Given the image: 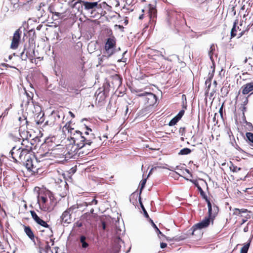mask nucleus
<instances>
[{"instance_id": "f257e3e1", "label": "nucleus", "mask_w": 253, "mask_h": 253, "mask_svg": "<svg viewBox=\"0 0 253 253\" xmlns=\"http://www.w3.org/2000/svg\"><path fill=\"white\" fill-rule=\"evenodd\" d=\"M38 203L42 211H51L56 205V200L50 191L41 190L38 196Z\"/></svg>"}, {"instance_id": "f03ea898", "label": "nucleus", "mask_w": 253, "mask_h": 253, "mask_svg": "<svg viewBox=\"0 0 253 253\" xmlns=\"http://www.w3.org/2000/svg\"><path fill=\"white\" fill-rule=\"evenodd\" d=\"M87 129L89 130L90 132L85 131L83 133L80 131H75V133H74L71 136L73 143L79 149L82 148L86 145L90 146L95 138L94 134L91 133L92 130L88 128Z\"/></svg>"}, {"instance_id": "7ed1b4c3", "label": "nucleus", "mask_w": 253, "mask_h": 253, "mask_svg": "<svg viewBox=\"0 0 253 253\" xmlns=\"http://www.w3.org/2000/svg\"><path fill=\"white\" fill-rule=\"evenodd\" d=\"M146 8L149 22L148 23L144 25V30L148 27H150L151 29L154 28L156 23L157 18V10L155 4H149Z\"/></svg>"}, {"instance_id": "20e7f679", "label": "nucleus", "mask_w": 253, "mask_h": 253, "mask_svg": "<svg viewBox=\"0 0 253 253\" xmlns=\"http://www.w3.org/2000/svg\"><path fill=\"white\" fill-rule=\"evenodd\" d=\"M26 168L34 174H40L42 172V164L37 159H34V157L29 163L26 164Z\"/></svg>"}, {"instance_id": "39448f33", "label": "nucleus", "mask_w": 253, "mask_h": 253, "mask_svg": "<svg viewBox=\"0 0 253 253\" xmlns=\"http://www.w3.org/2000/svg\"><path fill=\"white\" fill-rule=\"evenodd\" d=\"M116 45V40L114 36L107 39L105 43L104 49L109 57L114 53Z\"/></svg>"}, {"instance_id": "423d86ee", "label": "nucleus", "mask_w": 253, "mask_h": 253, "mask_svg": "<svg viewBox=\"0 0 253 253\" xmlns=\"http://www.w3.org/2000/svg\"><path fill=\"white\" fill-rule=\"evenodd\" d=\"M64 149L55 148L49 150L44 155L45 157H49V159H62L64 158L65 152H63Z\"/></svg>"}, {"instance_id": "0eeeda50", "label": "nucleus", "mask_w": 253, "mask_h": 253, "mask_svg": "<svg viewBox=\"0 0 253 253\" xmlns=\"http://www.w3.org/2000/svg\"><path fill=\"white\" fill-rule=\"evenodd\" d=\"M85 10L90 12L92 14L97 9L101 8V5L98 3V1H93L91 0H84V4Z\"/></svg>"}, {"instance_id": "6e6552de", "label": "nucleus", "mask_w": 253, "mask_h": 253, "mask_svg": "<svg viewBox=\"0 0 253 253\" xmlns=\"http://www.w3.org/2000/svg\"><path fill=\"white\" fill-rule=\"evenodd\" d=\"M208 207V216L211 219V224H213V222L215 216L217 215L219 209L218 207L213 204L212 205L210 201H208L207 203Z\"/></svg>"}, {"instance_id": "1a4fd4ad", "label": "nucleus", "mask_w": 253, "mask_h": 253, "mask_svg": "<svg viewBox=\"0 0 253 253\" xmlns=\"http://www.w3.org/2000/svg\"><path fill=\"white\" fill-rule=\"evenodd\" d=\"M210 223H211V218H210L209 216L206 217L202 221L192 226V227L191 229V230L192 231V235L194 234V232L196 230L201 229L208 227Z\"/></svg>"}, {"instance_id": "9d476101", "label": "nucleus", "mask_w": 253, "mask_h": 253, "mask_svg": "<svg viewBox=\"0 0 253 253\" xmlns=\"http://www.w3.org/2000/svg\"><path fill=\"white\" fill-rule=\"evenodd\" d=\"M22 32L18 29L16 30L12 37L11 43L10 44V48L12 49H16L18 47Z\"/></svg>"}, {"instance_id": "9b49d317", "label": "nucleus", "mask_w": 253, "mask_h": 253, "mask_svg": "<svg viewBox=\"0 0 253 253\" xmlns=\"http://www.w3.org/2000/svg\"><path fill=\"white\" fill-rule=\"evenodd\" d=\"M248 212H249L248 210L246 209H239L237 208H235L233 210L234 215L239 216L241 217H243V218L242 219V221L241 223V225L245 223L249 219L251 218V216L248 214H247L245 216L242 215L243 213H247Z\"/></svg>"}, {"instance_id": "f8f14e48", "label": "nucleus", "mask_w": 253, "mask_h": 253, "mask_svg": "<svg viewBox=\"0 0 253 253\" xmlns=\"http://www.w3.org/2000/svg\"><path fill=\"white\" fill-rule=\"evenodd\" d=\"M21 160L20 161V163H22L26 166V164L29 163L32 160V158H34V156L32 152L27 151L23 149H21Z\"/></svg>"}, {"instance_id": "ddd939ff", "label": "nucleus", "mask_w": 253, "mask_h": 253, "mask_svg": "<svg viewBox=\"0 0 253 253\" xmlns=\"http://www.w3.org/2000/svg\"><path fill=\"white\" fill-rule=\"evenodd\" d=\"M20 136L23 139V141L21 143L22 147L20 148H21V149H23L27 151L32 153L33 150L35 148L34 145L29 141L27 137L24 138L21 134Z\"/></svg>"}, {"instance_id": "4468645a", "label": "nucleus", "mask_w": 253, "mask_h": 253, "mask_svg": "<svg viewBox=\"0 0 253 253\" xmlns=\"http://www.w3.org/2000/svg\"><path fill=\"white\" fill-rule=\"evenodd\" d=\"M171 61L166 59H162L159 63V69L162 72H169L171 68Z\"/></svg>"}, {"instance_id": "2eb2a0df", "label": "nucleus", "mask_w": 253, "mask_h": 253, "mask_svg": "<svg viewBox=\"0 0 253 253\" xmlns=\"http://www.w3.org/2000/svg\"><path fill=\"white\" fill-rule=\"evenodd\" d=\"M33 96L34 94L33 92H28L25 90L24 93L22 96V101L21 105L25 107L28 106L31 101L33 102Z\"/></svg>"}, {"instance_id": "dca6fc26", "label": "nucleus", "mask_w": 253, "mask_h": 253, "mask_svg": "<svg viewBox=\"0 0 253 253\" xmlns=\"http://www.w3.org/2000/svg\"><path fill=\"white\" fill-rule=\"evenodd\" d=\"M30 213L33 220L39 225L46 228H48L50 230L51 228L50 226L44 220L41 219L36 213L34 211H30Z\"/></svg>"}, {"instance_id": "f3484780", "label": "nucleus", "mask_w": 253, "mask_h": 253, "mask_svg": "<svg viewBox=\"0 0 253 253\" xmlns=\"http://www.w3.org/2000/svg\"><path fill=\"white\" fill-rule=\"evenodd\" d=\"M21 153V148H17L16 147H13L10 152L11 157L15 163H20Z\"/></svg>"}, {"instance_id": "a211bd4d", "label": "nucleus", "mask_w": 253, "mask_h": 253, "mask_svg": "<svg viewBox=\"0 0 253 253\" xmlns=\"http://www.w3.org/2000/svg\"><path fill=\"white\" fill-rule=\"evenodd\" d=\"M84 0H72L69 2V5L77 12H80L82 11L83 6H84Z\"/></svg>"}, {"instance_id": "6ab92c4d", "label": "nucleus", "mask_w": 253, "mask_h": 253, "mask_svg": "<svg viewBox=\"0 0 253 253\" xmlns=\"http://www.w3.org/2000/svg\"><path fill=\"white\" fill-rule=\"evenodd\" d=\"M157 100L158 98L157 96L151 92H148L147 96L145 97V101L149 106H153L156 104L157 102Z\"/></svg>"}, {"instance_id": "aec40b11", "label": "nucleus", "mask_w": 253, "mask_h": 253, "mask_svg": "<svg viewBox=\"0 0 253 253\" xmlns=\"http://www.w3.org/2000/svg\"><path fill=\"white\" fill-rule=\"evenodd\" d=\"M240 91H241L243 95H247L252 91L253 92V81L242 85Z\"/></svg>"}, {"instance_id": "412c9836", "label": "nucleus", "mask_w": 253, "mask_h": 253, "mask_svg": "<svg viewBox=\"0 0 253 253\" xmlns=\"http://www.w3.org/2000/svg\"><path fill=\"white\" fill-rule=\"evenodd\" d=\"M24 232L33 242H35V236L31 227L29 225H22Z\"/></svg>"}, {"instance_id": "4be33fe9", "label": "nucleus", "mask_w": 253, "mask_h": 253, "mask_svg": "<svg viewBox=\"0 0 253 253\" xmlns=\"http://www.w3.org/2000/svg\"><path fill=\"white\" fill-rule=\"evenodd\" d=\"M72 214L67 210L65 211L61 216V221L66 224H69L72 221Z\"/></svg>"}, {"instance_id": "5701e85b", "label": "nucleus", "mask_w": 253, "mask_h": 253, "mask_svg": "<svg viewBox=\"0 0 253 253\" xmlns=\"http://www.w3.org/2000/svg\"><path fill=\"white\" fill-rule=\"evenodd\" d=\"M111 83L114 87H118L122 84V79L120 75L115 74L112 77Z\"/></svg>"}, {"instance_id": "b1692460", "label": "nucleus", "mask_w": 253, "mask_h": 253, "mask_svg": "<svg viewBox=\"0 0 253 253\" xmlns=\"http://www.w3.org/2000/svg\"><path fill=\"white\" fill-rule=\"evenodd\" d=\"M71 120L67 122L62 128L63 132L66 134V131H67L68 134H70V137L73 135L72 131L74 130V128L71 126Z\"/></svg>"}, {"instance_id": "393cba45", "label": "nucleus", "mask_w": 253, "mask_h": 253, "mask_svg": "<svg viewBox=\"0 0 253 253\" xmlns=\"http://www.w3.org/2000/svg\"><path fill=\"white\" fill-rule=\"evenodd\" d=\"M55 4H50L48 7V10L50 13L53 14L57 17H59L62 14H63V12L57 10L55 8Z\"/></svg>"}, {"instance_id": "a878e982", "label": "nucleus", "mask_w": 253, "mask_h": 253, "mask_svg": "<svg viewBox=\"0 0 253 253\" xmlns=\"http://www.w3.org/2000/svg\"><path fill=\"white\" fill-rule=\"evenodd\" d=\"M43 245H40L39 248L40 249L41 252H44L45 253H52L50 247L49 245V244L47 242L45 243V245L42 246Z\"/></svg>"}, {"instance_id": "bb28decb", "label": "nucleus", "mask_w": 253, "mask_h": 253, "mask_svg": "<svg viewBox=\"0 0 253 253\" xmlns=\"http://www.w3.org/2000/svg\"><path fill=\"white\" fill-rule=\"evenodd\" d=\"M238 23V20H236L234 22L233 26L231 31V39L235 37L237 35V31L238 30H239V27L237 26ZM240 30L241 29H240Z\"/></svg>"}, {"instance_id": "cd10ccee", "label": "nucleus", "mask_w": 253, "mask_h": 253, "mask_svg": "<svg viewBox=\"0 0 253 253\" xmlns=\"http://www.w3.org/2000/svg\"><path fill=\"white\" fill-rule=\"evenodd\" d=\"M205 0H191V1L194 6L201 9L203 7Z\"/></svg>"}, {"instance_id": "c85d7f7f", "label": "nucleus", "mask_w": 253, "mask_h": 253, "mask_svg": "<svg viewBox=\"0 0 253 253\" xmlns=\"http://www.w3.org/2000/svg\"><path fill=\"white\" fill-rule=\"evenodd\" d=\"M172 15L175 17L177 20L180 21L181 22H185L184 19V14L181 12L174 11L172 13Z\"/></svg>"}, {"instance_id": "c756f323", "label": "nucleus", "mask_w": 253, "mask_h": 253, "mask_svg": "<svg viewBox=\"0 0 253 253\" xmlns=\"http://www.w3.org/2000/svg\"><path fill=\"white\" fill-rule=\"evenodd\" d=\"M46 3L45 2H42L38 6H36V9L40 12L41 16L45 14V11L42 8L46 6Z\"/></svg>"}, {"instance_id": "7c9ffc66", "label": "nucleus", "mask_w": 253, "mask_h": 253, "mask_svg": "<svg viewBox=\"0 0 253 253\" xmlns=\"http://www.w3.org/2000/svg\"><path fill=\"white\" fill-rule=\"evenodd\" d=\"M86 237L83 235L81 236L80 238V241L81 243V246L83 249H86L89 246L88 244L86 242Z\"/></svg>"}, {"instance_id": "2f4dec72", "label": "nucleus", "mask_w": 253, "mask_h": 253, "mask_svg": "<svg viewBox=\"0 0 253 253\" xmlns=\"http://www.w3.org/2000/svg\"><path fill=\"white\" fill-rule=\"evenodd\" d=\"M196 186L197 187L198 190L200 192L201 197L206 200L207 203H208V201L210 200L208 199L207 196L206 195L204 191L203 190L202 188L198 184H196Z\"/></svg>"}, {"instance_id": "473e14b6", "label": "nucleus", "mask_w": 253, "mask_h": 253, "mask_svg": "<svg viewBox=\"0 0 253 253\" xmlns=\"http://www.w3.org/2000/svg\"><path fill=\"white\" fill-rule=\"evenodd\" d=\"M28 35L30 37L29 42H33L37 38L35 31L34 29H31L28 31Z\"/></svg>"}, {"instance_id": "72a5a7b5", "label": "nucleus", "mask_w": 253, "mask_h": 253, "mask_svg": "<svg viewBox=\"0 0 253 253\" xmlns=\"http://www.w3.org/2000/svg\"><path fill=\"white\" fill-rule=\"evenodd\" d=\"M79 206L77 204L72 206L69 208H68L66 210L69 211L70 213L72 214L74 213H76L78 211Z\"/></svg>"}, {"instance_id": "f704fd0d", "label": "nucleus", "mask_w": 253, "mask_h": 253, "mask_svg": "<svg viewBox=\"0 0 253 253\" xmlns=\"http://www.w3.org/2000/svg\"><path fill=\"white\" fill-rule=\"evenodd\" d=\"M251 241L245 244L243 247L241 249L240 253H248L250 246Z\"/></svg>"}, {"instance_id": "c9c22d12", "label": "nucleus", "mask_w": 253, "mask_h": 253, "mask_svg": "<svg viewBox=\"0 0 253 253\" xmlns=\"http://www.w3.org/2000/svg\"><path fill=\"white\" fill-rule=\"evenodd\" d=\"M150 221L152 223V226L155 229L156 231L157 232L158 234H160L163 237H165V235L163 234V233L159 229L156 224L154 223L153 221L150 218Z\"/></svg>"}, {"instance_id": "e433bc0d", "label": "nucleus", "mask_w": 253, "mask_h": 253, "mask_svg": "<svg viewBox=\"0 0 253 253\" xmlns=\"http://www.w3.org/2000/svg\"><path fill=\"white\" fill-rule=\"evenodd\" d=\"M191 152V150L189 148H184L180 151L179 154L182 155H188L190 154Z\"/></svg>"}, {"instance_id": "4c0bfd02", "label": "nucleus", "mask_w": 253, "mask_h": 253, "mask_svg": "<svg viewBox=\"0 0 253 253\" xmlns=\"http://www.w3.org/2000/svg\"><path fill=\"white\" fill-rule=\"evenodd\" d=\"M229 168L230 169L234 172H237L241 169L240 168L237 167V166L233 164V163H232Z\"/></svg>"}, {"instance_id": "58836bf2", "label": "nucleus", "mask_w": 253, "mask_h": 253, "mask_svg": "<svg viewBox=\"0 0 253 253\" xmlns=\"http://www.w3.org/2000/svg\"><path fill=\"white\" fill-rule=\"evenodd\" d=\"M215 51V46L213 44L211 45L210 51H209V55L210 58L211 59L213 54V52Z\"/></svg>"}, {"instance_id": "ea45409f", "label": "nucleus", "mask_w": 253, "mask_h": 253, "mask_svg": "<svg viewBox=\"0 0 253 253\" xmlns=\"http://www.w3.org/2000/svg\"><path fill=\"white\" fill-rule=\"evenodd\" d=\"M179 121V119L175 117L172 120H170V121L169 122V126H173L175 125Z\"/></svg>"}, {"instance_id": "a19ab883", "label": "nucleus", "mask_w": 253, "mask_h": 253, "mask_svg": "<svg viewBox=\"0 0 253 253\" xmlns=\"http://www.w3.org/2000/svg\"><path fill=\"white\" fill-rule=\"evenodd\" d=\"M23 6H29V8L30 9L31 8L33 7V0H28L26 2H24L23 3Z\"/></svg>"}, {"instance_id": "79ce46f5", "label": "nucleus", "mask_w": 253, "mask_h": 253, "mask_svg": "<svg viewBox=\"0 0 253 253\" xmlns=\"http://www.w3.org/2000/svg\"><path fill=\"white\" fill-rule=\"evenodd\" d=\"M246 135L248 140L253 143V133L252 132H247Z\"/></svg>"}, {"instance_id": "37998d69", "label": "nucleus", "mask_w": 253, "mask_h": 253, "mask_svg": "<svg viewBox=\"0 0 253 253\" xmlns=\"http://www.w3.org/2000/svg\"><path fill=\"white\" fill-rule=\"evenodd\" d=\"M98 201L94 198L91 202H85V205L87 206L88 205H97Z\"/></svg>"}, {"instance_id": "c03bdc74", "label": "nucleus", "mask_w": 253, "mask_h": 253, "mask_svg": "<svg viewBox=\"0 0 253 253\" xmlns=\"http://www.w3.org/2000/svg\"><path fill=\"white\" fill-rule=\"evenodd\" d=\"M146 182V179H142L140 181V194L141 193V191H142V189L145 187Z\"/></svg>"}, {"instance_id": "a18cd8bd", "label": "nucleus", "mask_w": 253, "mask_h": 253, "mask_svg": "<svg viewBox=\"0 0 253 253\" xmlns=\"http://www.w3.org/2000/svg\"><path fill=\"white\" fill-rule=\"evenodd\" d=\"M184 113H185V110L184 109H182L181 110H180L179 111V112L178 113V114L175 116L177 118L179 119V120H180L181 119V118H182V117L183 116V115L184 114Z\"/></svg>"}, {"instance_id": "49530a36", "label": "nucleus", "mask_w": 253, "mask_h": 253, "mask_svg": "<svg viewBox=\"0 0 253 253\" xmlns=\"http://www.w3.org/2000/svg\"><path fill=\"white\" fill-rule=\"evenodd\" d=\"M83 226V222L80 221H77L74 224V227H81Z\"/></svg>"}, {"instance_id": "de8ad7c7", "label": "nucleus", "mask_w": 253, "mask_h": 253, "mask_svg": "<svg viewBox=\"0 0 253 253\" xmlns=\"http://www.w3.org/2000/svg\"><path fill=\"white\" fill-rule=\"evenodd\" d=\"M250 95H251L250 94L247 97H243V104H242L243 106H245L248 103V101H249L248 97Z\"/></svg>"}, {"instance_id": "09e8293b", "label": "nucleus", "mask_w": 253, "mask_h": 253, "mask_svg": "<svg viewBox=\"0 0 253 253\" xmlns=\"http://www.w3.org/2000/svg\"><path fill=\"white\" fill-rule=\"evenodd\" d=\"M164 237L166 239V240L167 241H177L180 240V239L176 238L175 237H173L172 238H170L169 237H167L166 236Z\"/></svg>"}, {"instance_id": "8fccbe9b", "label": "nucleus", "mask_w": 253, "mask_h": 253, "mask_svg": "<svg viewBox=\"0 0 253 253\" xmlns=\"http://www.w3.org/2000/svg\"><path fill=\"white\" fill-rule=\"evenodd\" d=\"M8 110L7 109H5L4 112L2 113V114L0 116V120L1 118L3 117H4L5 116H6L8 114Z\"/></svg>"}, {"instance_id": "3c124183", "label": "nucleus", "mask_w": 253, "mask_h": 253, "mask_svg": "<svg viewBox=\"0 0 253 253\" xmlns=\"http://www.w3.org/2000/svg\"><path fill=\"white\" fill-rule=\"evenodd\" d=\"M223 106H224V103H222L221 106L220 107V109H219V113L220 114V115L221 116V118H222V116H223Z\"/></svg>"}, {"instance_id": "603ef678", "label": "nucleus", "mask_w": 253, "mask_h": 253, "mask_svg": "<svg viewBox=\"0 0 253 253\" xmlns=\"http://www.w3.org/2000/svg\"><path fill=\"white\" fill-rule=\"evenodd\" d=\"M148 93V92H144L143 93L137 94V96H138L139 97L145 96L146 97L147 96Z\"/></svg>"}, {"instance_id": "864d4df0", "label": "nucleus", "mask_w": 253, "mask_h": 253, "mask_svg": "<svg viewBox=\"0 0 253 253\" xmlns=\"http://www.w3.org/2000/svg\"><path fill=\"white\" fill-rule=\"evenodd\" d=\"M3 252H4V248L3 245L1 244V242H0V253H2Z\"/></svg>"}, {"instance_id": "5fc2aeb1", "label": "nucleus", "mask_w": 253, "mask_h": 253, "mask_svg": "<svg viewBox=\"0 0 253 253\" xmlns=\"http://www.w3.org/2000/svg\"><path fill=\"white\" fill-rule=\"evenodd\" d=\"M209 82H210V84H209L208 88L207 89V90L206 91V94L209 93L210 87L211 85V80H209Z\"/></svg>"}, {"instance_id": "6e6d98bb", "label": "nucleus", "mask_w": 253, "mask_h": 253, "mask_svg": "<svg viewBox=\"0 0 253 253\" xmlns=\"http://www.w3.org/2000/svg\"><path fill=\"white\" fill-rule=\"evenodd\" d=\"M167 246V244L165 243H161L160 244V247L162 249H164L166 248Z\"/></svg>"}, {"instance_id": "4d7b16f0", "label": "nucleus", "mask_w": 253, "mask_h": 253, "mask_svg": "<svg viewBox=\"0 0 253 253\" xmlns=\"http://www.w3.org/2000/svg\"><path fill=\"white\" fill-rule=\"evenodd\" d=\"M143 211H144V215L147 218H149V215L148 214V213L146 211L145 209H144V210H143Z\"/></svg>"}, {"instance_id": "13d9d810", "label": "nucleus", "mask_w": 253, "mask_h": 253, "mask_svg": "<svg viewBox=\"0 0 253 253\" xmlns=\"http://www.w3.org/2000/svg\"><path fill=\"white\" fill-rule=\"evenodd\" d=\"M102 229L105 230L106 229V223L105 222L103 221H102Z\"/></svg>"}, {"instance_id": "bf43d9fd", "label": "nucleus", "mask_w": 253, "mask_h": 253, "mask_svg": "<svg viewBox=\"0 0 253 253\" xmlns=\"http://www.w3.org/2000/svg\"><path fill=\"white\" fill-rule=\"evenodd\" d=\"M142 12L143 13H144V9H142ZM144 13H143V14H142L141 15H140L139 16V19H142L144 18Z\"/></svg>"}, {"instance_id": "052dcab7", "label": "nucleus", "mask_w": 253, "mask_h": 253, "mask_svg": "<svg viewBox=\"0 0 253 253\" xmlns=\"http://www.w3.org/2000/svg\"><path fill=\"white\" fill-rule=\"evenodd\" d=\"M139 200L140 203L141 204V207L142 210H144V209H145V208H144V207L143 205H142V202L141 201V197H140V195L139 196Z\"/></svg>"}, {"instance_id": "680f3d73", "label": "nucleus", "mask_w": 253, "mask_h": 253, "mask_svg": "<svg viewBox=\"0 0 253 253\" xmlns=\"http://www.w3.org/2000/svg\"><path fill=\"white\" fill-rule=\"evenodd\" d=\"M246 32V31H243L242 32H241L239 35V36L238 37V38L241 37L242 36H243L245 33Z\"/></svg>"}, {"instance_id": "e2e57ef3", "label": "nucleus", "mask_w": 253, "mask_h": 253, "mask_svg": "<svg viewBox=\"0 0 253 253\" xmlns=\"http://www.w3.org/2000/svg\"><path fill=\"white\" fill-rule=\"evenodd\" d=\"M69 114L71 115L72 118H74L75 117V115L72 113L71 111L69 112Z\"/></svg>"}, {"instance_id": "0e129e2a", "label": "nucleus", "mask_w": 253, "mask_h": 253, "mask_svg": "<svg viewBox=\"0 0 253 253\" xmlns=\"http://www.w3.org/2000/svg\"><path fill=\"white\" fill-rule=\"evenodd\" d=\"M249 230V227L248 226H246L244 228V231L245 232H248Z\"/></svg>"}, {"instance_id": "69168bd1", "label": "nucleus", "mask_w": 253, "mask_h": 253, "mask_svg": "<svg viewBox=\"0 0 253 253\" xmlns=\"http://www.w3.org/2000/svg\"><path fill=\"white\" fill-rule=\"evenodd\" d=\"M215 91L213 90L212 91H211V92L210 93V96H212L213 95V94H214L215 93Z\"/></svg>"}, {"instance_id": "338daca9", "label": "nucleus", "mask_w": 253, "mask_h": 253, "mask_svg": "<svg viewBox=\"0 0 253 253\" xmlns=\"http://www.w3.org/2000/svg\"><path fill=\"white\" fill-rule=\"evenodd\" d=\"M136 196V197H137V194L135 193H133L132 195H131V197H134V196Z\"/></svg>"}, {"instance_id": "774afa93", "label": "nucleus", "mask_w": 253, "mask_h": 253, "mask_svg": "<svg viewBox=\"0 0 253 253\" xmlns=\"http://www.w3.org/2000/svg\"><path fill=\"white\" fill-rule=\"evenodd\" d=\"M103 138H106L107 139L108 138V137H107V135H103L102 136Z\"/></svg>"}]
</instances>
